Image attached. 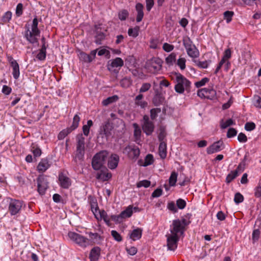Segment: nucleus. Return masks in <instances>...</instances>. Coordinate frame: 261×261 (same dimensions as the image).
I'll list each match as a JSON object with an SVG mask.
<instances>
[{"instance_id": "obj_1", "label": "nucleus", "mask_w": 261, "mask_h": 261, "mask_svg": "<svg viewBox=\"0 0 261 261\" xmlns=\"http://www.w3.org/2000/svg\"><path fill=\"white\" fill-rule=\"evenodd\" d=\"M172 77L175 83L174 90L178 94H184L185 92L189 93L191 91V82L179 72L172 73Z\"/></svg>"}, {"instance_id": "obj_2", "label": "nucleus", "mask_w": 261, "mask_h": 261, "mask_svg": "<svg viewBox=\"0 0 261 261\" xmlns=\"http://www.w3.org/2000/svg\"><path fill=\"white\" fill-rule=\"evenodd\" d=\"M108 156V152L105 150L101 151L96 153L92 159V168L95 170H100L105 163Z\"/></svg>"}, {"instance_id": "obj_3", "label": "nucleus", "mask_w": 261, "mask_h": 261, "mask_svg": "<svg viewBox=\"0 0 261 261\" xmlns=\"http://www.w3.org/2000/svg\"><path fill=\"white\" fill-rule=\"evenodd\" d=\"M187 225V221L185 219H182L181 220H174L170 226V233L180 237L184 233L185 226Z\"/></svg>"}, {"instance_id": "obj_4", "label": "nucleus", "mask_w": 261, "mask_h": 261, "mask_svg": "<svg viewBox=\"0 0 261 261\" xmlns=\"http://www.w3.org/2000/svg\"><path fill=\"white\" fill-rule=\"evenodd\" d=\"M182 42L189 56L193 58H196L199 57V50L193 43L190 38L188 37L183 38Z\"/></svg>"}, {"instance_id": "obj_5", "label": "nucleus", "mask_w": 261, "mask_h": 261, "mask_svg": "<svg viewBox=\"0 0 261 261\" xmlns=\"http://www.w3.org/2000/svg\"><path fill=\"white\" fill-rule=\"evenodd\" d=\"M68 236L75 243L82 248L89 246L90 241L88 239L75 232L70 231Z\"/></svg>"}, {"instance_id": "obj_6", "label": "nucleus", "mask_w": 261, "mask_h": 261, "mask_svg": "<svg viewBox=\"0 0 261 261\" xmlns=\"http://www.w3.org/2000/svg\"><path fill=\"white\" fill-rule=\"evenodd\" d=\"M85 138L82 134L79 135L76 137L77 144L75 153V159L81 160L83 159L85 154Z\"/></svg>"}, {"instance_id": "obj_7", "label": "nucleus", "mask_w": 261, "mask_h": 261, "mask_svg": "<svg viewBox=\"0 0 261 261\" xmlns=\"http://www.w3.org/2000/svg\"><path fill=\"white\" fill-rule=\"evenodd\" d=\"M142 127L143 132L147 136L151 135L153 132L154 125L153 122L149 119L148 116L144 115L143 116Z\"/></svg>"}, {"instance_id": "obj_8", "label": "nucleus", "mask_w": 261, "mask_h": 261, "mask_svg": "<svg viewBox=\"0 0 261 261\" xmlns=\"http://www.w3.org/2000/svg\"><path fill=\"white\" fill-rule=\"evenodd\" d=\"M162 60L157 58H153L147 63V67L149 72L154 73L160 70L162 67Z\"/></svg>"}, {"instance_id": "obj_9", "label": "nucleus", "mask_w": 261, "mask_h": 261, "mask_svg": "<svg viewBox=\"0 0 261 261\" xmlns=\"http://www.w3.org/2000/svg\"><path fill=\"white\" fill-rule=\"evenodd\" d=\"M37 191L39 194L43 195L48 187V182L44 175H40L37 179Z\"/></svg>"}, {"instance_id": "obj_10", "label": "nucleus", "mask_w": 261, "mask_h": 261, "mask_svg": "<svg viewBox=\"0 0 261 261\" xmlns=\"http://www.w3.org/2000/svg\"><path fill=\"white\" fill-rule=\"evenodd\" d=\"M167 238V246L168 249L171 251H174L177 247V243L179 240V237L174 234H167L166 236Z\"/></svg>"}, {"instance_id": "obj_11", "label": "nucleus", "mask_w": 261, "mask_h": 261, "mask_svg": "<svg viewBox=\"0 0 261 261\" xmlns=\"http://www.w3.org/2000/svg\"><path fill=\"white\" fill-rule=\"evenodd\" d=\"M132 214V207L129 206L118 215H111V219L116 222L120 223L123 221V219L130 217Z\"/></svg>"}, {"instance_id": "obj_12", "label": "nucleus", "mask_w": 261, "mask_h": 261, "mask_svg": "<svg viewBox=\"0 0 261 261\" xmlns=\"http://www.w3.org/2000/svg\"><path fill=\"white\" fill-rule=\"evenodd\" d=\"M23 202L15 199H11L9 205V211L11 215H15L18 213L22 206Z\"/></svg>"}, {"instance_id": "obj_13", "label": "nucleus", "mask_w": 261, "mask_h": 261, "mask_svg": "<svg viewBox=\"0 0 261 261\" xmlns=\"http://www.w3.org/2000/svg\"><path fill=\"white\" fill-rule=\"evenodd\" d=\"M79 52L78 56L81 61L86 63H90L95 58L97 49L92 50L90 55H88L82 51H79Z\"/></svg>"}, {"instance_id": "obj_14", "label": "nucleus", "mask_w": 261, "mask_h": 261, "mask_svg": "<svg viewBox=\"0 0 261 261\" xmlns=\"http://www.w3.org/2000/svg\"><path fill=\"white\" fill-rule=\"evenodd\" d=\"M224 148V143L221 140L214 142L212 145L207 148L208 154H212L220 151Z\"/></svg>"}, {"instance_id": "obj_15", "label": "nucleus", "mask_w": 261, "mask_h": 261, "mask_svg": "<svg viewBox=\"0 0 261 261\" xmlns=\"http://www.w3.org/2000/svg\"><path fill=\"white\" fill-rule=\"evenodd\" d=\"M154 93L152 98V103L155 106H159L163 103L164 98L162 93L158 90H154Z\"/></svg>"}, {"instance_id": "obj_16", "label": "nucleus", "mask_w": 261, "mask_h": 261, "mask_svg": "<svg viewBox=\"0 0 261 261\" xmlns=\"http://www.w3.org/2000/svg\"><path fill=\"white\" fill-rule=\"evenodd\" d=\"M119 161V157L116 154H112L108 160V166L111 169H115L117 166Z\"/></svg>"}, {"instance_id": "obj_17", "label": "nucleus", "mask_w": 261, "mask_h": 261, "mask_svg": "<svg viewBox=\"0 0 261 261\" xmlns=\"http://www.w3.org/2000/svg\"><path fill=\"white\" fill-rule=\"evenodd\" d=\"M100 248L99 247H93L89 254L90 261H98L100 255Z\"/></svg>"}, {"instance_id": "obj_18", "label": "nucleus", "mask_w": 261, "mask_h": 261, "mask_svg": "<svg viewBox=\"0 0 261 261\" xmlns=\"http://www.w3.org/2000/svg\"><path fill=\"white\" fill-rule=\"evenodd\" d=\"M40 33H36L35 32H33L32 30L30 31L29 29H28L26 31L25 37L27 40L29 41L31 43H35L37 42V37L39 36Z\"/></svg>"}, {"instance_id": "obj_19", "label": "nucleus", "mask_w": 261, "mask_h": 261, "mask_svg": "<svg viewBox=\"0 0 261 261\" xmlns=\"http://www.w3.org/2000/svg\"><path fill=\"white\" fill-rule=\"evenodd\" d=\"M109 62H111L108 65V69L110 70L113 68L115 67H121L123 66L124 62L123 60L119 57L115 58V59L110 60Z\"/></svg>"}, {"instance_id": "obj_20", "label": "nucleus", "mask_w": 261, "mask_h": 261, "mask_svg": "<svg viewBox=\"0 0 261 261\" xmlns=\"http://www.w3.org/2000/svg\"><path fill=\"white\" fill-rule=\"evenodd\" d=\"M112 177L111 174L108 173L107 170H101L96 174V177L97 179L105 181H107Z\"/></svg>"}, {"instance_id": "obj_21", "label": "nucleus", "mask_w": 261, "mask_h": 261, "mask_svg": "<svg viewBox=\"0 0 261 261\" xmlns=\"http://www.w3.org/2000/svg\"><path fill=\"white\" fill-rule=\"evenodd\" d=\"M59 180L61 186L65 189H67L71 185L70 179L63 174L59 175Z\"/></svg>"}, {"instance_id": "obj_22", "label": "nucleus", "mask_w": 261, "mask_h": 261, "mask_svg": "<svg viewBox=\"0 0 261 261\" xmlns=\"http://www.w3.org/2000/svg\"><path fill=\"white\" fill-rule=\"evenodd\" d=\"M125 150L129 152V156L132 158H137L140 154V150L137 147L127 146L125 148Z\"/></svg>"}, {"instance_id": "obj_23", "label": "nucleus", "mask_w": 261, "mask_h": 261, "mask_svg": "<svg viewBox=\"0 0 261 261\" xmlns=\"http://www.w3.org/2000/svg\"><path fill=\"white\" fill-rule=\"evenodd\" d=\"M143 5L141 3H137L136 5V9L137 11V16L136 18L137 22H140L144 16V13L143 11Z\"/></svg>"}, {"instance_id": "obj_24", "label": "nucleus", "mask_w": 261, "mask_h": 261, "mask_svg": "<svg viewBox=\"0 0 261 261\" xmlns=\"http://www.w3.org/2000/svg\"><path fill=\"white\" fill-rule=\"evenodd\" d=\"M159 153L162 159L166 158L167 156V144L165 142H160L159 147Z\"/></svg>"}, {"instance_id": "obj_25", "label": "nucleus", "mask_w": 261, "mask_h": 261, "mask_svg": "<svg viewBox=\"0 0 261 261\" xmlns=\"http://www.w3.org/2000/svg\"><path fill=\"white\" fill-rule=\"evenodd\" d=\"M111 128H110V125L108 124H105L101 129L99 135L102 138L105 137L107 139L111 135Z\"/></svg>"}, {"instance_id": "obj_26", "label": "nucleus", "mask_w": 261, "mask_h": 261, "mask_svg": "<svg viewBox=\"0 0 261 261\" xmlns=\"http://www.w3.org/2000/svg\"><path fill=\"white\" fill-rule=\"evenodd\" d=\"M49 167L48 161L47 159H42L37 166V169L39 172L45 171Z\"/></svg>"}, {"instance_id": "obj_27", "label": "nucleus", "mask_w": 261, "mask_h": 261, "mask_svg": "<svg viewBox=\"0 0 261 261\" xmlns=\"http://www.w3.org/2000/svg\"><path fill=\"white\" fill-rule=\"evenodd\" d=\"M142 230L141 228H137L134 230L129 234V237L134 241L139 240L142 236Z\"/></svg>"}, {"instance_id": "obj_28", "label": "nucleus", "mask_w": 261, "mask_h": 261, "mask_svg": "<svg viewBox=\"0 0 261 261\" xmlns=\"http://www.w3.org/2000/svg\"><path fill=\"white\" fill-rule=\"evenodd\" d=\"M13 69L12 74L15 79H17L19 76V67L16 61H12L11 66Z\"/></svg>"}, {"instance_id": "obj_29", "label": "nucleus", "mask_w": 261, "mask_h": 261, "mask_svg": "<svg viewBox=\"0 0 261 261\" xmlns=\"http://www.w3.org/2000/svg\"><path fill=\"white\" fill-rule=\"evenodd\" d=\"M118 96L117 95H113L111 97H109L107 98L104 99L102 101V104L104 106H107L110 104H111L114 102H116L118 100Z\"/></svg>"}, {"instance_id": "obj_30", "label": "nucleus", "mask_w": 261, "mask_h": 261, "mask_svg": "<svg viewBox=\"0 0 261 261\" xmlns=\"http://www.w3.org/2000/svg\"><path fill=\"white\" fill-rule=\"evenodd\" d=\"M133 127L134 128V136L136 140L140 139L141 130L139 125L137 123H133Z\"/></svg>"}, {"instance_id": "obj_31", "label": "nucleus", "mask_w": 261, "mask_h": 261, "mask_svg": "<svg viewBox=\"0 0 261 261\" xmlns=\"http://www.w3.org/2000/svg\"><path fill=\"white\" fill-rule=\"evenodd\" d=\"M89 239H88L89 241H90L89 246L93 245L96 242L98 241V239L99 238V236L97 233H89Z\"/></svg>"}, {"instance_id": "obj_32", "label": "nucleus", "mask_w": 261, "mask_h": 261, "mask_svg": "<svg viewBox=\"0 0 261 261\" xmlns=\"http://www.w3.org/2000/svg\"><path fill=\"white\" fill-rule=\"evenodd\" d=\"M206 93V98L213 99L216 96V92L212 88H205Z\"/></svg>"}, {"instance_id": "obj_33", "label": "nucleus", "mask_w": 261, "mask_h": 261, "mask_svg": "<svg viewBox=\"0 0 261 261\" xmlns=\"http://www.w3.org/2000/svg\"><path fill=\"white\" fill-rule=\"evenodd\" d=\"M80 121V118L79 116L76 114L73 117L72 124L69 128L70 131L74 130L78 127Z\"/></svg>"}, {"instance_id": "obj_34", "label": "nucleus", "mask_w": 261, "mask_h": 261, "mask_svg": "<svg viewBox=\"0 0 261 261\" xmlns=\"http://www.w3.org/2000/svg\"><path fill=\"white\" fill-rule=\"evenodd\" d=\"M238 173L237 171L233 170L231 171L227 176L226 178V182L227 183H230L233 179L236 178L238 175Z\"/></svg>"}, {"instance_id": "obj_35", "label": "nucleus", "mask_w": 261, "mask_h": 261, "mask_svg": "<svg viewBox=\"0 0 261 261\" xmlns=\"http://www.w3.org/2000/svg\"><path fill=\"white\" fill-rule=\"evenodd\" d=\"M194 62L196 63V65L199 68H207L208 65L211 62V61L208 60L205 61H200L198 60H194Z\"/></svg>"}, {"instance_id": "obj_36", "label": "nucleus", "mask_w": 261, "mask_h": 261, "mask_svg": "<svg viewBox=\"0 0 261 261\" xmlns=\"http://www.w3.org/2000/svg\"><path fill=\"white\" fill-rule=\"evenodd\" d=\"M140 28L138 26L135 27L134 28H130L128 30V34L129 36L136 37L139 35Z\"/></svg>"}, {"instance_id": "obj_37", "label": "nucleus", "mask_w": 261, "mask_h": 261, "mask_svg": "<svg viewBox=\"0 0 261 261\" xmlns=\"http://www.w3.org/2000/svg\"><path fill=\"white\" fill-rule=\"evenodd\" d=\"M175 60L176 54L174 53H171L165 59L166 63L169 65H173V63L175 62Z\"/></svg>"}, {"instance_id": "obj_38", "label": "nucleus", "mask_w": 261, "mask_h": 261, "mask_svg": "<svg viewBox=\"0 0 261 261\" xmlns=\"http://www.w3.org/2000/svg\"><path fill=\"white\" fill-rule=\"evenodd\" d=\"M12 17V12L11 11L6 12L1 18V21L3 23H6L11 20Z\"/></svg>"}, {"instance_id": "obj_39", "label": "nucleus", "mask_w": 261, "mask_h": 261, "mask_svg": "<svg viewBox=\"0 0 261 261\" xmlns=\"http://www.w3.org/2000/svg\"><path fill=\"white\" fill-rule=\"evenodd\" d=\"M177 174L175 172H172L169 179V185L171 186H174L177 181Z\"/></svg>"}, {"instance_id": "obj_40", "label": "nucleus", "mask_w": 261, "mask_h": 261, "mask_svg": "<svg viewBox=\"0 0 261 261\" xmlns=\"http://www.w3.org/2000/svg\"><path fill=\"white\" fill-rule=\"evenodd\" d=\"M132 80L128 77L123 78L120 81L121 86L125 88L129 87L132 85Z\"/></svg>"}, {"instance_id": "obj_41", "label": "nucleus", "mask_w": 261, "mask_h": 261, "mask_svg": "<svg viewBox=\"0 0 261 261\" xmlns=\"http://www.w3.org/2000/svg\"><path fill=\"white\" fill-rule=\"evenodd\" d=\"M31 150L34 154V155L36 157L40 156L41 154V149L38 147L36 145L33 144L31 146Z\"/></svg>"}, {"instance_id": "obj_42", "label": "nucleus", "mask_w": 261, "mask_h": 261, "mask_svg": "<svg viewBox=\"0 0 261 261\" xmlns=\"http://www.w3.org/2000/svg\"><path fill=\"white\" fill-rule=\"evenodd\" d=\"M166 136V132L165 128L164 127H161L160 128V133L158 135V139L160 142H164V140L165 139Z\"/></svg>"}, {"instance_id": "obj_43", "label": "nucleus", "mask_w": 261, "mask_h": 261, "mask_svg": "<svg viewBox=\"0 0 261 261\" xmlns=\"http://www.w3.org/2000/svg\"><path fill=\"white\" fill-rule=\"evenodd\" d=\"M233 15V11H226L224 13V18L226 20L227 23H229L231 21Z\"/></svg>"}, {"instance_id": "obj_44", "label": "nucleus", "mask_w": 261, "mask_h": 261, "mask_svg": "<svg viewBox=\"0 0 261 261\" xmlns=\"http://www.w3.org/2000/svg\"><path fill=\"white\" fill-rule=\"evenodd\" d=\"M151 85L149 83H144L142 85L140 89H139V92L140 93L146 92L148 91L151 88Z\"/></svg>"}, {"instance_id": "obj_45", "label": "nucleus", "mask_w": 261, "mask_h": 261, "mask_svg": "<svg viewBox=\"0 0 261 261\" xmlns=\"http://www.w3.org/2000/svg\"><path fill=\"white\" fill-rule=\"evenodd\" d=\"M247 156H245L243 159V160L238 165L237 168L235 170L236 171H238V173H241L242 172L245 167V161L246 160Z\"/></svg>"}, {"instance_id": "obj_46", "label": "nucleus", "mask_w": 261, "mask_h": 261, "mask_svg": "<svg viewBox=\"0 0 261 261\" xmlns=\"http://www.w3.org/2000/svg\"><path fill=\"white\" fill-rule=\"evenodd\" d=\"M153 162V158L152 154H149L146 155L143 164L144 166H147L151 165Z\"/></svg>"}, {"instance_id": "obj_47", "label": "nucleus", "mask_w": 261, "mask_h": 261, "mask_svg": "<svg viewBox=\"0 0 261 261\" xmlns=\"http://www.w3.org/2000/svg\"><path fill=\"white\" fill-rule=\"evenodd\" d=\"M161 112V109L154 108L150 110V117L152 120L155 119L157 116L158 114Z\"/></svg>"}, {"instance_id": "obj_48", "label": "nucleus", "mask_w": 261, "mask_h": 261, "mask_svg": "<svg viewBox=\"0 0 261 261\" xmlns=\"http://www.w3.org/2000/svg\"><path fill=\"white\" fill-rule=\"evenodd\" d=\"M38 21L37 17H35L33 20V23L32 25V30L33 32L36 33H40V31L38 28Z\"/></svg>"}, {"instance_id": "obj_49", "label": "nucleus", "mask_w": 261, "mask_h": 261, "mask_svg": "<svg viewBox=\"0 0 261 261\" xmlns=\"http://www.w3.org/2000/svg\"><path fill=\"white\" fill-rule=\"evenodd\" d=\"M46 57V48H41L37 54L36 58L39 60H43Z\"/></svg>"}, {"instance_id": "obj_50", "label": "nucleus", "mask_w": 261, "mask_h": 261, "mask_svg": "<svg viewBox=\"0 0 261 261\" xmlns=\"http://www.w3.org/2000/svg\"><path fill=\"white\" fill-rule=\"evenodd\" d=\"M234 122L231 119H229L225 122H221V127L223 129L226 128L227 127L234 124Z\"/></svg>"}, {"instance_id": "obj_51", "label": "nucleus", "mask_w": 261, "mask_h": 261, "mask_svg": "<svg viewBox=\"0 0 261 261\" xmlns=\"http://www.w3.org/2000/svg\"><path fill=\"white\" fill-rule=\"evenodd\" d=\"M128 16V12L126 10H123L118 14L119 18L121 20H124Z\"/></svg>"}, {"instance_id": "obj_52", "label": "nucleus", "mask_w": 261, "mask_h": 261, "mask_svg": "<svg viewBox=\"0 0 261 261\" xmlns=\"http://www.w3.org/2000/svg\"><path fill=\"white\" fill-rule=\"evenodd\" d=\"M253 105L255 107L261 108V98L258 96H255L253 100Z\"/></svg>"}, {"instance_id": "obj_53", "label": "nucleus", "mask_w": 261, "mask_h": 261, "mask_svg": "<svg viewBox=\"0 0 261 261\" xmlns=\"http://www.w3.org/2000/svg\"><path fill=\"white\" fill-rule=\"evenodd\" d=\"M176 205L179 209H184L186 205V202L182 199L179 198L176 200Z\"/></svg>"}, {"instance_id": "obj_54", "label": "nucleus", "mask_w": 261, "mask_h": 261, "mask_svg": "<svg viewBox=\"0 0 261 261\" xmlns=\"http://www.w3.org/2000/svg\"><path fill=\"white\" fill-rule=\"evenodd\" d=\"M244 200L243 196L240 193H237L234 195V201L237 204H239Z\"/></svg>"}, {"instance_id": "obj_55", "label": "nucleus", "mask_w": 261, "mask_h": 261, "mask_svg": "<svg viewBox=\"0 0 261 261\" xmlns=\"http://www.w3.org/2000/svg\"><path fill=\"white\" fill-rule=\"evenodd\" d=\"M150 185V181L147 180H143L137 183V186L138 188L144 187L147 188Z\"/></svg>"}, {"instance_id": "obj_56", "label": "nucleus", "mask_w": 261, "mask_h": 261, "mask_svg": "<svg viewBox=\"0 0 261 261\" xmlns=\"http://www.w3.org/2000/svg\"><path fill=\"white\" fill-rule=\"evenodd\" d=\"M209 81V79L207 77L203 78L201 80L195 83V85L197 88H199L204 85L206 83Z\"/></svg>"}, {"instance_id": "obj_57", "label": "nucleus", "mask_w": 261, "mask_h": 261, "mask_svg": "<svg viewBox=\"0 0 261 261\" xmlns=\"http://www.w3.org/2000/svg\"><path fill=\"white\" fill-rule=\"evenodd\" d=\"M186 59L184 58H181L178 59L177 64L179 66L180 69L184 70L186 68Z\"/></svg>"}, {"instance_id": "obj_58", "label": "nucleus", "mask_w": 261, "mask_h": 261, "mask_svg": "<svg viewBox=\"0 0 261 261\" xmlns=\"http://www.w3.org/2000/svg\"><path fill=\"white\" fill-rule=\"evenodd\" d=\"M237 134V130L234 128H230L228 129L227 133V138H231L235 136H236Z\"/></svg>"}, {"instance_id": "obj_59", "label": "nucleus", "mask_w": 261, "mask_h": 261, "mask_svg": "<svg viewBox=\"0 0 261 261\" xmlns=\"http://www.w3.org/2000/svg\"><path fill=\"white\" fill-rule=\"evenodd\" d=\"M71 131H70V129H67V130H63L61 131L58 135V139L59 140H62L64 139L69 133H70Z\"/></svg>"}, {"instance_id": "obj_60", "label": "nucleus", "mask_w": 261, "mask_h": 261, "mask_svg": "<svg viewBox=\"0 0 261 261\" xmlns=\"http://www.w3.org/2000/svg\"><path fill=\"white\" fill-rule=\"evenodd\" d=\"M255 128V124L253 122H247L245 125V128L247 131H251Z\"/></svg>"}, {"instance_id": "obj_61", "label": "nucleus", "mask_w": 261, "mask_h": 261, "mask_svg": "<svg viewBox=\"0 0 261 261\" xmlns=\"http://www.w3.org/2000/svg\"><path fill=\"white\" fill-rule=\"evenodd\" d=\"M111 234L114 239L117 241L120 242L122 241V238L120 234L116 230H112L111 231Z\"/></svg>"}, {"instance_id": "obj_62", "label": "nucleus", "mask_w": 261, "mask_h": 261, "mask_svg": "<svg viewBox=\"0 0 261 261\" xmlns=\"http://www.w3.org/2000/svg\"><path fill=\"white\" fill-rule=\"evenodd\" d=\"M105 39V35L102 33L98 34L96 36L95 42L97 44H100L101 41Z\"/></svg>"}, {"instance_id": "obj_63", "label": "nucleus", "mask_w": 261, "mask_h": 261, "mask_svg": "<svg viewBox=\"0 0 261 261\" xmlns=\"http://www.w3.org/2000/svg\"><path fill=\"white\" fill-rule=\"evenodd\" d=\"M23 12V5L21 3H19L16 9V15L17 16H20Z\"/></svg>"}, {"instance_id": "obj_64", "label": "nucleus", "mask_w": 261, "mask_h": 261, "mask_svg": "<svg viewBox=\"0 0 261 261\" xmlns=\"http://www.w3.org/2000/svg\"><path fill=\"white\" fill-rule=\"evenodd\" d=\"M167 207L170 211L174 213L177 212V209L175 206V204L173 201L170 202L168 203Z\"/></svg>"}]
</instances>
